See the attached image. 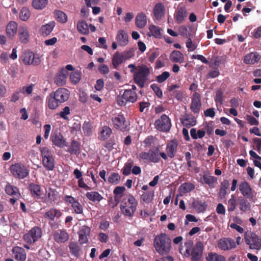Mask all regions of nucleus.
I'll return each instance as SVG.
<instances>
[{
    "label": "nucleus",
    "instance_id": "nucleus-1",
    "mask_svg": "<svg viewBox=\"0 0 261 261\" xmlns=\"http://www.w3.org/2000/svg\"><path fill=\"white\" fill-rule=\"evenodd\" d=\"M70 96L69 91L65 88H59L50 93L46 98L47 106L50 110H55L61 103L66 101Z\"/></svg>",
    "mask_w": 261,
    "mask_h": 261
},
{
    "label": "nucleus",
    "instance_id": "nucleus-2",
    "mask_svg": "<svg viewBox=\"0 0 261 261\" xmlns=\"http://www.w3.org/2000/svg\"><path fill=\"white\" fill-rule=\"evenodd\" d=\"M153 245L156 251L161 255L168 254L171 248V240L164 233H161L155 237Z\"/></svg>",
    "mask_w": 261,
    "mask_h": 261
},
{
    "label": "nucleus",
    "instance_id": "nucleus-3",
    "mask_svg": "<svg viewBox=\"0 0 261 261\" xmlns=\"http://www.w3.org/2000/svg\"><path fill=\"white\" fill-rule=\"evenodd\" d=\"M138 201L131 194L123 198L120 208L121 213L125 216L132 217L136 211Z\"/></svg>",
    "mask_w": 261,
    "mask_h": 261
},
{
    "label": "nucleus",
    "instance_id": "nucleus-4",
    "mask_svg": "<svg viewBox=\"0 0 261 261\" xmlns=\"http://www.w3.org/2000/svg\"><path fill=\"white\" fill-rule=\"evenodd\" d=\"M138 95L135 91L130 89L121 90L117 97V104L120 106H124L127 102H135Z\"/></svg>",
    "mask_w": 261,
    "mask_h": 261
},
{
    "label": "nucleus",
    "instance_id": "nucleus-5",
    "mask_svg": "<svg viewBox=\"0 0 261 261\" xmlns=\"http://www.w3.org/2000/svg\"><path fill=\"white\" fill-rule=\"evenodd\" d=\"M150 73V70L146 65L140 66L134 75L135 83L140 88H143Z\"/></svg>",
    "mask_w": 261,
    "mask_h": 261
},
{
    "label": "nucleus",
    "instance_id": "nucleus-6",
    "mask_svg": "<svg viewBox=\"0 0 261 261\" xmlns=\"http://www.w3.org/2000/svg\"><path fill=\"white\" fill-rule=\"evenodd\" d=\"M42 231L40 227L34 226L23 236L24 241L29 245H34L42 237Z\"/></svg>",
    "mask_w": 261,
    "mask_h": 261
},
{
    "label": "nucleus",
    "instance_id": "nucleus-7",
    "mask_svg": "<svg viewBox=\"0 0 261 261\" xmlns=\"http://www.w3.org/2000/svg\"><path fill=\"white\" fill-rule=\"evenodd\" d=\"M20 59L25 65L37 66L41 62L40 56L29 50H24L22 53Z\"/></svg>",
    "mask_w": 261,
    "mask_h": 261
},
{
    "label": "nucleus",
    "instance_id": "nucleus-8",
    "mask_svg": "<svg viewBox=\"0 0 261 261\" xmlns=\"http://www.w3.org/2000/svg\"><path fill=\"white\" fill-rule=\"evenodd\" d=\"M10 170L12 175L16 178L24 179L29 174L30 170L21 163H15L10 166Z\"/></svg>",
    "mask_w": 261,
    "mask_h": 261
},
{
    "label": "nucleus",
    "instance_id": "nucleus-9",
    "mask_svg": "<svg viewBox=\"0 0 261 261\" xmlns=\"http://www.w3.org/2000/svg\"><path fill=\"white\" fill-rule=\"evenodd\" d=\"M244 239L250 249L257 250L261 249V239L255 233L247 231L245 233Z\"/></svg>",
    "mask_w": 261,
    "mask_h": 261
},
{
    "label": "nucleus",
    "instance_id": "nucleus-10",
    "mask_svg": "<svg viewBox=\"0 0 261 261\" xmlns=\"http://www.w3.org/2000/svg\"><path fill=\"white\" fill-rule=\"evenodd\" d=\"M155 128L160 131L168 132L171 126V121L168 116L162 115L161 117L155 121Z\"/></svg>",
    "mask_w": 261,
    "mask_h": 261
},
{
    "label": "nucleus",
    "instance_id": "nucleus-11",
    "mask_svg": "<svg viewBox=\"0 0 261 261\" xmlns=\"http://www.w3.org/2000/svg\"><path fill=\"white\" fill-rule=\"evenodd\" d=\"M114 127L122 132H125L129 124L126 121L123 115L119 114L112 119Z\"/></svg>",
    "mask_w": 261,
    "mask_h": 261
},
{
    "label": "nucleus",
    "instance_id": "nucleus-12",
    "mask_svg": "<svg viewBox=\"0 0 261 261\" xmlns=\"http://www.w3.org/2000/svg\"><path fill=\"white\" fill-rule=\"evenodd\" d=\"M219 249L223 251L230 250L236 247L234 240L230 238H223L218 242Z\"/></svg>",
    "mask_w": 261,
    "mask_h": 261
},
{
    "label": "nucleus",
    "instance_id": "nucleus-13",
    "mask_svg": "<svg viewBox=\"0 0 261 261\" xmlns=\"http://www.w3.org/2000/svg\"><path fill=\"white\" fill-rule=\"evenodd\" d=\"M204 245L201 241L197 242L191 251V261H200L202 258Z\"/></svg>",
    "mask_w": 261,
    "mask_h": 261
},
{
    "label": "nucleus",
    "instance_id": "nucleus-14",
    "mask_svg": "<svg viewBox=\"0 0 261 261\" xmlns=\"http://www.w3.org/2000/svg\"><path fill=\"white\" fill-rule=\"evenodd\" d=\"M239 190L243 196L249 199H252L254 197L252 189L247 181L241 182L239 186Z\"/></svg>",
    "mask_w": 261,
    "mask_h": 261
},
{
    "label": "nucleus",
    "instance_id": "nucleus-15",
    "mask_svg": "<svg viewBox=\"0 0 261 261\" xmlns=\"http://www.w3.org/2000/svg\"><path fill=\"white\" fill-rule=\"evenodd\" d=\"M53 239L58 243H64L69 238V234L65 229H58L53 233Z\"/></svg>",
    "mask_w": 261,
    "mask_h": 261
},
{
    "label": "nucleus",
    "instance_id": "nucleus-16",
    "mask_svg": "<svg viewBox=\"0 0 261 261\" xmlns=\"http://www.w3.org/2000/svg\"><path fill=\"white\" fill-rule=\"evenodd\" d=\"M201 106V103L200 95L198 92H195L192 98L190 109L194 113H198Z\"/></svg>",
    "mask_w": 261,
    "mask_h": 261
},
{
    "label": "nucleus",
    "instance_id": "nucleus-17",
    "mask_svg": "<svg viewBox=\"0 0 261 261\" xmlns=\"http://www.w3.org/2000/svg\"><path fill=\"white\" fill-rule=\"evenodd\" d=\"M32 196L35 198L40 199L43 193L40 185L33 182L30 183L28 187Z\"/></svg>",
    "mask_w": 261,
    "mask_h": 261
},
{
    "label": "nucleus",
    "instance_id": "nucleus-18",
    "mask_svg": "<svg viewBox=\"0 0 261 261\" xmlns=\"http://www.w3.org/2000/svg\"><path fill=\"white\" fill-rule=\"evenodd\" d=\"M51 140L55 146L63 148L67 146L66 140L60 133H56L51 136Z\"/></svg>",
    "mask_w": 261,
    "mask_h": 261
},
{
    "label": "nucleus",
    "instance_id": "nucleus-19",
    "mask_svg": "<svg viewBox=\"0 0 261 261\" xmlns=\"http://www.w3.org/2000/svg\"><path fill=\"white\" fill-rule=\"evenodd\" d=\"M90 227L84 225L81 228L78 232L79 235V241L80 244H85L88 242V237L90 235Z\"/></svg>",
    "mask_w": 261,
    "mask_h": 261
},
{
    "label": "nucleus",
    "instance_id": "nucleus-20",
    "mask_svg": "<svg viewBox=\"0 0 261 261\" xmlns=\"http://www.w3.org/2000/svg\"><path fill=\"white\" fill-rule=\"evenodd\" d=\"M192 207L198 213L204 212L207 206L205 201H202L198 198H194L191 203Z\"/></svg>",
    "mask_w": 261,
    "mask_h": 261
},
{
    "label": "nucleus",
    "instance_id": "nucleus-21",
    "mask_svg": "<svg viewBox=\"0 0 261 261\" xmlns=\"http://www.w3.org/2000/svg\"><path fill=\"white\" fill-rule=\"evenodd\" d=\"M179 88V86L176 84L168 86L167 90L170 92H172L174 97L179 101H182L184 97V93L182 90H176Z\"/></svg>",
    "mask_w": 261,
    "mask_h": 261
},
{
    "label": "nucleus",
    "instance_id": "nucleus-22",
    "mask_svg": "<svg viewBox=\"0 0 261 261\" xmlns=\"http://www.w3.org/2000/svg\"><path fill=\"white\" fill-rule=\"evenodd\" d=\"M99 130L98 139L102 141L107 140L112 133L111 128L106 125L100 127Z\"/></svg>",
    "mask_w": 261,
    "mask_h": 261
},
{
    "label": "nucleus",
    "instance_id": "nucleus-23",
    "mask_svg": "<svg viewBox=\"0 0 261 261\" xmlns=\"http://www.w3.org/2000/svg\"><path fill=\"white\" fill-rule=\"evenodd\" d=\"M178 143L177 140H172L166 146V151L168 157L173 158L177 152Z\"/></svg>",
    "mask_w": 261,
    "mask_h": 261
},
{
    "label": "nucleus",
    "instance_id": "nucleus-24",
    "mask_svg": "<svg viewBox=\"0 0 261 261\" xmlns=\"http://www.w3.org/2000/svg\"><path fill=\"white\" fill-rule=\"evenodd\" d=\"M12 252L14 255V258L20 261H24L27 258L25 250L20 247L15 246L12 249Z\"/></svg>",
    "mask_w": 261,
    "mask_h": 261
},
{
    "label": "nucleus",
    "instance_id": "nucleus-25",
    "mask_svg": "<svg viewBox=\"0 0 261 261\" xmlns=\"http://www.w3.org/2000/svg\"><path fill=\"white\" fill-rule=\"evenodd\" d=\"M62 214L60 210H57L56 208H51L48 211H46L44 214V217L48 219L50 221H54L55 218H60Z\"/></svg>",
    "mask_w": 261,
    "mask_h": 261
},
{
    "label": "nucleus",
    "instance_id": "nucleus-26",
    "mask_svg": "<svg viewBox=\"0 0 261 261\" xmlns=\"http://www.w3.org/2000/svg\"><path fill=\"white\" fill-rule=\"evenodd\" d=\"M165 8L161 3H157L153 8V14L155 19L161 20L164 16Z\"/></svg>",
    "mask_w": 261,
    "mask_h": 261
},
{
    "label": "nucleus",
    "instance_id": "nucleus-27",
    "mask_svg": "<svg viewBox=\"0 0 261 261\" xmlns=\"http://www.w3.org/2000/svg\"><path fill=\"white\" fill-rule=\"evenodd\" d=\"M128 38L127 33L123 30H119L116 37L117 42L121 46H125L128 43Z\"/></svg>",
    "mask_w": 261,
    "mask_h": 261
},
{
    "label": "nucleus",
    "instance_id": "nucleus-28",
    "mask_svg": "<svg viewBox=\"0 0 261 261\" xmlns=\"http://www.w3.org/2000/svg\"><path fill=\"white\" fill-rule=\"evenodd\" d=\"M187 11L185 7L179 8L174 14V17L177 23H182L187 17Z\"/></svg>",
    "mask_w": 261,
    "mask_h": 261
},
{
    "label": "nucleus",
    "instance_id": "nucleus-29",
    "mask_svg": "<svg viewBox=\"0 0 261 261\" xmlns=\"http://www.w3.org/2000/svg\"><path fill=\"white\" fill-rule=\"evenodd\" d=\"M18 35L20 41L22 43H27L29 40V32L24 27H20L18 30Z\"/></svg>",
    "mask_w": 261,
    "mask_h": 261
},
{
    "label": "nucleus",
    "instance_id": "nucleus-30",
    "mask_svg": "<svg viewBox=\"0 0 261 261\" xmlns=\"http://www.w3.org/2000/svg\"><path fill=\"white\" fill-rule=\"evenodd\" d=\"M260 58V56L256 53H251L245 56L244 62L247 64H253L258 62Z\"/></svg>",
    "mask_w": 261,
    "mask_h": 261
},
{
    "label": "nucleus",
    "instance_id": "nucleus-31",
    "mask_svg": "<svg viewBox=\"0 0 261 261\" xmlns=\"http://www.w3.org/2000/svg\"><path fill=\"white\" fill-rule=\"evenodd\" d=\"M181 122L183 125L189 128L194 126L196 124V120L195 118L192 115L186 114L185 117L181 119Z\"/></svg>",
    "mask_w": 261,
    "mask_h": 261
},
{
    "label": "nucleus",
    "instance_id": "nucleus-32",
    "mask_svg": "<svg viewBox=\"0 0 261 261\" xmlns=\"http://www.w3.org/2000/svg\"><path fill=\"white\" fill-rule=\"evenodd\" d=\"M55 26V22L54 21H50L45 25H43L40 28V34L43 36L49 35L53 31Z\"/></svg>",
    "mask_w": 261,
    "mask_h": 261
},
{
    "label": "nucleus",
    "instance_id": "nucleus-33",
    "mask_svg": "<svg viewBox=\"0 0 261 261\" xmlns=\"http://www.w3.org/2000/svg\"><path fill=\"white\" fill-rule=\"evenodd\" d=\"M170 59L172 62L182 63L184 62V56L181 51L175 50L171 53Z\"/></svg>",
    "mask_w": 261,
    "mask_h": 261
},
{
    "label": "nucleus",
    "instance_id": "nucleus-34",
    "mask_svg": "<svg viewBox=\"0 0 261 261\" xmlns=\"http://www.w3.org/2000/svg\"><path fill=\"white\" fill-rule=\"evenodd\" d=\"M69 248L70 253L75 256L79 257L81 255V247L76 242H71L69 244Z\"/></svg>",
    "mask_w": 261,
    "mask_h": 261
},
{
    "label": "nucleus",
    "instance_id": "nucleus-35",
    "mask_svg": "<svg viewBox=\"0 0 261 261\" xmlns=\"http://www.w3.org/2000/svg\"><path fill=\"white\" fill-rule=\"evenodd\" d=\"M159 147L158 146L154 149H150L149 150V162H152L153 163H159L161 160L159 156Z\"/></svg>",
    "mask_w": 261,
    "mask_h": 261
},
{
    "label": "nucleus",
    "instance_id": "nucleus-36",
    "mask_svg": "<svg viewBox=\"0 0 261 261\" xmlns=\"http://www.w3.org/2000/svg\"><path fill=\"white\" fill-rule=\"evenodd\" d=\"M17 24L14 21L10 22L7 25L6 31L9 38H12L17 32Z\"/></svg>",
    "mask_w": 261,
    "mask_h": 261
},
{
    "label": "nucleus",
    "instance_id": "nucleus-37",
    "mask_svg": "<svg viewBox=\"0 0 261 261\" xmlns=\"http://www.w3.org/2000/svg\"><path fill=\"white\" fill-rule=\"evenodd\" d=\"M136 26L140 29L143 28L147 23L146 16L144 13L138 14L135 19Z\"/></svg>",
    "mask_w": 261,
    "mask_h": 261
},
{
    "label": "nucleus",
    "instance_id": "nucleus-38",
    "mask_svg": "<svg viewBox=\"0 0 261 261\" xmlns=\"http://www.w3.org/2000/svg\"><path fill=\"white\" fill-rule=\"evenodd\" d=\"M76 28L78 32L83 35H87L89 31L88 24L85 20H80L77 22Z\"/></svg>",
    "mask_w": 261,
    "mask_h": 261
},
{
    "label": "nucleus",
    "instance_id": "nucleus-39",
    "mask_svg": "<svg viewBox=\"0 0 261 261\" xmlns=\"http://www.w3.org/2000/svg\"><path fill=\"white\" fill-rule=\"evenodd\" d=\"M239 205L240 210L242 212H246L251 210L250 203L243 197L239 198Z\"/></svg>",
    "mask_w": 261,
    "mask_h": 261
},
{
    "label": "nucleus",
    "instance_id": "nucleus-40",
    "mask_svg": "<svg viewBox=\"0 0 261 261\" xmlns=\"http://www.w3.org/2000/svg\"><path fill=\"white\" fill-rule=\"evenodd\" d=\"M123 61H124V58L121 54L118 51L116 52L112 58V65L114 68L117 69Z\"/></svg>",
    "mask_w": 261,
    "mask_h": 261
},
{
    "label": "nucleus",
    "instance_id": "nucleus-41",
    "mask_svg": "<svg viewBox=\"0 0 261 261\" xmlns=\"http://www.w3.org/2000/svg\"><path fill=\"white\" fill-rule=\"evenodd\" d=\"M5 191L7 194L12 196L19 197L20 196L18 189L16 187L9 184L5 187Z\"/></svg>",
    "mask_w": 261,
    "mask_h": 261
},
{
    "label": "nucleus",
    "instance_id": "nucleus-42",
    "mask_svg": "<svg viewBox=\"0 0 261 261\" xmlns=\"http://www.w3.org/2000/svg\"><path fill=\"white\" fill-rule=\"evenodd\" d=\"M229 187V181L227 179L224 180L221 183V187L218 194L219 197L221 199L225 198V196L227 194V190L228 189Z\"/></svg>",
    "mask_w": 261,
    "mask_h": 261
},
{
    "label": "nucleus",
    "instance_id": "nucleus-43",
    "mask_svg": "<svg viewBox=\"0 0 261 261\" xmlns=\"http://www.w3.org/2000/svg\"><path fill=\"white\" fill-rule=\"evenodd\" d=\"M86 196L89 200L94 202H98L103 199V197L98 192L95 191L87 192Z\"/></svg>",
    "mask_w": 261,
    "mask_h": 261
},
{
    "label": "nucleus",
    "instance_id": "nucleus-44",
    "mask_svg": "<svg viewBox=\"0 0 261 261\" xmlns=\"http://www.w3.org/2000/svg\"><path fill=\"white\" fill-rule=\"evenodd\" d=\"M44 167L48 171H52L55 168V160L54 157H50L42 160Z\"/></svg>",
    "mask_w": 261,
    "mask_h": 261
},
{
    "label": "nucleus",
    "instance_id": "nucleus-45",
    "mask_svg": "<svg viewBox=\"0 0 261 261\" xmlns=\"http://www.w3.org/2000/svg\"><path fill=\"white\" fill-rule=\"evenodd\" d=\"M48 3V0H33L32 6L35 9L42 10L46 6Z\"/></svg>",
    "mask_w": 261,
    "mask_h": 261
},
{
    "label": "nucleus",
    "instance_id": "nucleus-46",
    "mask_svg": "<svg viewBox=\"0 0 261 261\" xmlns=\"http://www.w3.org/2000/svg\"><path fill=\"white\" fill-rule=\"evenodd\" d=\"M149 33H148L149 36L152 35L156 38H161L162 37L161 29L160 27L154 25H150L149 27Z\"/></svg>",
    "mask_w": 261,
    "mask_h": 261
},
{
    "label": "nucleus",
    "instance_id": "nucleus-47",
    "mask_svg": "<svg viewBox=\"0 0 261 261\" xmlns=\"http://www.w3.org/2000/svg\"><path fill=\"white\" fill-rule=\"evenodd\" d=\"M57 193L56 189L49 188L47 191H46L47 201L51 202L56 200Z\"/></svg>",
    "mask_w": 261,
    "mask_h": 261
},
{
    "label": "nucleus",
    "instance_id": "nucleus-48",
    "mask_svg": "<svg viewBox=\"0 0 261 261\" xmlns=\"http://www.w3.org/2000/svg\"><path fill=\"white\" fill-rule=\"evenodd\" d=\"M19 16L22 21H27L31 16V12L29 8L23 7L20 11Z\"/></svg>",
    "mask_w": 261,
    "mask_h": 261
},
{
    "label": "nucleus",
    "instance_id": "nucleus-49",
    "mask_svg": "<svg viewBox=\"0 0 261 261\" xmlns=\"http://www.w3.org/2000/svg\"><path fill=\"white\" fill-rule=\"evenodd\" d=\"M80 149V145L78 142L73 140L71 142L70 145L69 147L68 151L70 154H77L79 153Z\"/></svg>",
    "mask_w": 261,
    "mask_h": 261
},
{
    "label": "nucleus",
    "instance_id": "nucleus-50",
    "mask_svg": "<svg viewBox=\"0 0 261 261\" xmlns=\"http://www.w3.org/2000/svg\"><path fill=\"white\" fill-rule=\"evenodd\" d=\"M55 14L58 21L63 23L67 22V16L64 12L60 10H56L55 11Z\"/></svg>",
    "mask_w": 261,
    "mask_h": 261
},
{
    "label": "nucleus",
    "instance_id": "nucleus-51",
    "mask_svg": "<svg viewBox=\"0 0 261 261\" xmlns=\"http://www.w3.org/2000/svg\"><path fill=\"white\" fill-rule=\"evenodd\" d=\"M154 196L153 191H148L144 192L141 197V200L146 203H149L152 201Z\"/></svg>",
    "mask_w": 261,
    "mask_h": 261
},
{
    "label": "nucleus",
    "instance_id": "nucleus-52",
    "mask_svg": "<svg viewBox=\"0 0 261 261\" xmlns=\"http://www.w3.org/2000/svg\"><path fill=\"white\" fill-rule=\"evenodd\" d=\"M134 165V161L129 159L125 163L124 167L122 169V173L123 175H128L131 173V170Z\"/></svg>",
    "mask_w": 261,
    "mask_h": 261
},
{
    "label": "nucleus",
    "instance_id": "nucleus-53",
    "mask_svg": "<svg viewBox=\"0 0 261 261\" xmlns=\"http://www.w3.org/2000/svg\"><path fill=\"white\" fill-rule=\"evenodd\" d=\"M180 191L184 193H188L195 189L194 184L191 182H185L179 188Z\"/></svg>",
    "mask_w": 261,
    "mask_h": 261
},
{
    "label": "nucleus",
    "instance_id": "nucleus-54",
    "mask_svg": "<svg viewBox=\"0 0 261 261\" xmlns=\"http://www.w3.org/2000/svg\"><path fill=\"white\" fill-rule=\"evenodd\" d=\"M81 77V72L79 70L75 71L70 75V80L71 82L75 85L77 84Z\"/></svg>",
    "mask_w": 261,
    "mask_h": 261
},
{
    "label": "nucleus",
    "instance_id": "nucleus-55",
    "mask_svg": "<svg viewBox=\"0 0 261 261\" xmlns=\"http://www.w3.org/2000/svg\"><path fill=\"white\" fill-rule=\"evenodd\" d=\"M39 150L41 152L42 160L53 156L51 151L47 147H40Z\"/></svg>",
    "mask_w": 261,
    "mask_h": 261
},
{
    "label": "nucleus",
    "instance_id": "nucleus-56",
    "mask_svg": "<svg viewBox=\"0 0 261 261\" xmlns=\"http://www.w3.org/2000/svg\"><path fill=\"white\" fill-rule=\"evenodd\" d=\"M228 211L229 212L234 211L236 208V198L234 195L231 196V198L228 200Z\"/></svg>",
    "mask_w": 261,
    "mask_h": 261
},
{
    "label": "nucleus",
    "instance_id": "nucleus-57",
    "mask_svg": "<svg viewBox=\"0 0 261 261\" xmlns=\"http://www.w3.org/2000/svg\"><path fill=\"white\" fill-rule=\"evenodd\" d=\"M120 180V176L117 173H112L108 177L109 182L113 184H117Z\"/></svg>",
    "mask_w": 261,
    "mask_h": 261
},
{
    "label": "nucleus",
    "instance_id": "nucleus-58",
    "mask_svg": "<svg viewBox=\"0 0 261 261\" xmlns=\"http://www.w3.org/2000/svg\"><path fill=\"white\" fill-rule=\"evenodd\" d=\"M70 114V109L69 107H65L63 109V110L60 112L58 115L60 116V117L65 120H68L69 117L67 116L68 115Z\"/></svg>",
    "mask_w": 261,
    "mask_h": 261
},
{
    "label": "nucleus",
    "instance_id": "nucleus-59",
    "mask_svg": "<svg viewBox=\"0 0 261 261\" xmlns=\"http://www.w3.org/2000/svg\"><path fill=\"white\" fill-rule=\"evenodd\" d=\"M75 213L77 214H82L83 212V207L82 205L78 201H76L71 205Z\"/></svg>",
    "mask_w": 261,
    "mask_h": 261
},
{
    "label": "nucleus",
    "instance_id": "nucleus-60",
    "mask_svg": "<svg viewBox=\"0 0 261 261\" xmlns=\"http://www.w3.org/2000/svg\"><path fill=\"white\" fill-rule=\"evenodd\" d=\"M215 101L216 103L219 102L221 105L223 102V93L222 90L220 89L216 91L215 97Z\"/></svg>",
    "mask_w": 261,
    "mask_h": 261
},
{
    "label": "nucleus",
    "instance_id": "nucleus-61",
    "mask_svg": "<svg viewBox=\"0 0 261 261\" xmlns=\"http://www.w3.org/2000/svg\"><path fill=\"white\" fill-rule=\"evenodd\" d=\"M170 76V74L168 71H164L161 74L158 75L156 77V81L159 83L165 82Z\"/></svg>",
    "mask_w": 261,
    "mask_h": 261
},
{
    "label": "nucleus",
    "instance_id": "nucleus-62",
    "mask_svg": "<svg viewBox=\"0 0 261 261\" xmlns=\"http://www.w3.org/2000/svg\"><path fill=\"white\" fill-rule=\"evenodd\" d=\"M151 88L153 91L155 95L159 98H162L163 96V92L161 88L158 86L157 84H153L151 85Z\"/></svg>",
    "mask_w": 261,
    "mask_h": 261
},
{
    "label": "nucleus",
    "instance_id": "nucleus-63",
    "mask_svg": "<svg viewBox=\"0 0 261 261\" xmlns=\"http://www.w3.org/2000/svg\"><path fill=\"white\" fill-rule=\"evenodd\" d=\"M66 78L65 76L58 74L55 79V82L59 86H62L65 84Z\"/></svg>",
    "mask_w": 261,
    "mask_h": 261
},
{
    "label": "nucleus",
    "instance_id": "nucleus-64",
    "mask_svg": "<svg viewBox=\"0 0 261 261\" xmlns=\"http://www.w3.org/2000/svg\"><path fill=\"white\" fill-rule=\"evenodd\" d=\"M253 142L255 144V147H253V148L259 153L261 151V138H253Z\"/></svg>",
    "mask_w": 261,
    "mask_h": 261
}]
</instances>
